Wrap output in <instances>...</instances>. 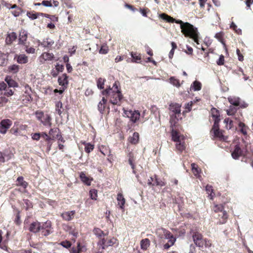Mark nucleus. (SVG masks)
<instances>
[{
	"mask_svg": "<svg viewBox=\"0 0 253 253\" xmlns=\"http://www.w3.org/2000/svg\"><path fill=\"white\" fill-rule=\"evenodd\" d=\"M181 105L177 103H171L169 105V123L172 126L178 124V118L181 116Z\"/></svg>",
	"mask_w": 253,
	"mask_h": 253,
	"instance_id": "3",
	"label": "nucleus"
},
{
	"mask_svg": "<svg viewBox=\"0 0 253 253\" xmlns=\"http://www.w3.org/2000/svg\"><path fill=\"white\" fill-rule=\"evenodd\" d=\"M5 82L8 85V87H16L18 86V83L13 80L11 77L6 76L4 79Z\"/></svg>",
	"mask_w": 253,
	"mask_h": 253,
	"instance_id": "30",
	"label": "nucleus"
},
{
	"mask_svg": "<svg viewBox=\"0 0 253 253\" xmlns=\"http://www.w3.org/2000/svg\"><path fill=\"white\" fill-rule=\"evenodd\" d=\"M127 157H128V161L129 164L130 165L131 169L133 170V172L134 173H135V158L134 157V154L132 151H130L127 148Z\"/></svg>",
	"mask_w": 253,
	"mask_h": 253,
	"instance_id": "14",
	"label": "nucleus"
},
{
	"mask_svg": "<svg viewBox=\"0 0 253 253\" xmlns=\"http://www.w3.org/2000/svg\"><path fill=\"white\" fill-rule=\"evenodd\" d=\"M160 17L167 22L180 24L181 33L185 37L192 39L197 44H199V33L197 28L194 27L193 25L188 22H183L179 19L176 20L164 13L161 14Z\"/></svg>",
	"mask_w": 253,
	"mask_h": 253,
	"instance_id": "1",
	"label": "nucleus"
},
{
	"mask_svg": "<svg viewBox=\"0 0 253 253\" xmlns=\"http://www.w3.org/2000/svg\"><path fill=\"white\" fill-rule=\"evenodd\" d=\"M22 45L23 49L27 54H35L36 53V49L33 46H30V42L25 43Z\"/></svg>",
	"mask_w": 253,
	"mask_h": 253,
	"instance_id": "27",
	"label": "nucleus"
},
{
	"mask_svg": "<svg viewBox=\"0 0 253 253\" xmlns=\"http://www.w3.org/2000/svg\"><path fill=\"white\" fill-rule=\"evenodd\" d=\"M94 148V145L91 143H88V144L84 147V151L87 153H90Z\"/></svg>",
	"mask_w": 253,
	"mask_h": 253,
	"instance_id": "54",
	"label": "nucleus"
},
{
	"mask_svg": "<svg viewBox=\"0 0 253 253\" xmlns=\"http://www.w3.org/2000/svg\"><path fill=\"white\" fill-rule=\"evenodd\" d=\"M43 13L35 12V11H28L27 12V16L32 20L37 19L39 15H43Z\"/></svg>",
	"mask_w": 253,
	"mask_h": 253,
	"instance_id": "38",
	"label": "nucleus"
},
{
	"mask_svg": "<svg viewBox=\"0 0 253 253\" xmlns=\"http://www.w3.org/2000/svg\"><path fill=\"white\" fill-rule=\"evenodd\" d=\"M75 213V211H65L61 214V216L64 220L69 221L74 218Z\"/></svg>",
	"mask_w": 253,
	"mask_h": 253,
	"instance_id": "16",
	"label": "nucleus"
},
{
	"mask_svg": "<svg viewBox=\"0 0 253 253\" xmlns=\"http://www.w3.org/2000/svg\"><path fill=\"white\" fill-rule=\"evenodd\" d=\"M231 154L234 159H238L240 156L243 155V151L241 150L239 145H235L234 149Z\"/></svg>",
	"mask_w": 253,
	"mask_h": 253,
	"instance_id": "20",
	"label": "nucleus"
},
{
	"mask_svg": "<svg viewBox=\"0 0 253 253\" xmlns=\"http://www.w3.org/2000/svg\"><path fill=\"white\" fill-rule=\"evenodd\" d=\"M25 93L26 94V97L27 98H28V100H29V98L31 99L32 97H31V92H32V90H31V88L30 86H29V85H28V84H26L25 86Z\"/></svg>",
	"mask_w": 253,
	"mask_h": 253,
	"instance_id": "58",
	"label": "nucleus"
},
{
	"mask_svg": "<svg viewBox=\"0 0 253 253\" xmlns=\"http://www.w3.org/2000/svg\"><path fill=\"white\" fill-rule=\"evenodd\" d=\"M224 123L226 124V127L227 129H231L234 127L233 121L230 118H225Z\"/></svg>",
	"mask_w": 253,
	"mask_h": 253,
	"instance_id": "43",
	"label": "nucleus"
},
{
	"mask_svg": "<svg viewBox=\"0 0 253 253\" xmlns=\"http://www.w3.org/2000/svg\"><path fill=\"white\" fill-rule=\"evenodd\" d=\"M16 182H17V186H22L24 188H26L28 185V182L24 180L23 176H19L17 179Z\"/></svg>",
	"mask_w": 253,
	"mask_h": 253,
	"instance_id": "36",
	"label": "nucleus"
},
{
	"mask_svg": "<svg viewBox=\"0 0 253 253\" xmlns=\"http://www.w3.org/2000/svg\"><path fill=\"white\" fill-rule=\"evenodd\" d=\"M117 200L118 202V205L120 206V208L122 210H124L126 200L122 193H119L118 194Z\"/></svg>",
	"mask_w": 253,
	"mask_h": 253,
	"instance_id": "31",
	"label": "nucleus"
},
{
	"mask_svg": "<svg viewBox=\"0 0 253 253\" xmlns=\"http://www.w3.org/2000/svg\"><path fill=\"white\" fill-rule=\"evenodd\" d=\"M107 100L104 97H103L102 100L99 102L98 104V110L101 114H104L106 112L108 114L110 112V108L109 106H106Z\"/></svg>",
	"mask_w": 253,
	"mask_h": 253,
	"instance_id": "11",
	"label": "nucleus"
},
{
	"mask_svg": "<svg viewBox=\"0 0 253 253\" xmlns=\"http://www.w3.org/2000/svg\"><path fill=\"white\" fill-rule=\"evenodd\" d=\"M105 80L99 78L97 81V87L100 89L104 88Z\"/></svg>",
	"mask_w": 253,
	"mask_h": 253,
	"instance_id": "63",
	"label": "nucleus"
},
{
	"mask_svg": "<svg viewBox=\"0 0 253 253\" xmlns=\"http://www.w3.org/2000/svg\"><path fill=\"white\" fill-rule=\"evenodd\" d=\"M139 134L137 132H134L132 136L128 138V141L132 144H136L138 143Z\"/></svg>",
	"mask_w": 253,
	"mask_h": 253,
	"instance_id": "32",
	"label": "nucleus"
},
{
	"mask_svg": "<svg viewBox=\"0 0 253 253\" xmlns=\"http://www.w3.org/2000/svg\"><path fill=\"white\" fill-rule=\"evenodd\" d=\"M102 94L108 97L110 103L113 105H120L123 95L121 92L120 84L119 81H116L113 86L103 90Z\"/></svg>",
	"mask_w": 253,
	"mask_h": 253,
	"instance_id": "2",
	"label": "nucleus"
},
{
	"mask_svg": "<svg viewBox=\"0 0 253 253\" xmlns=\"http://www.w3.org/2000/svg\"><path fill=\"white\" fill-rule=\"evenodd\" d=\"M167 239L169 240L168 242L164 245V249L166 250L169 249L171 246H173L176 240V237L174 235L171 238L170 237Z\"/></svg>",
	"mask_w": 253,
	"mask_h": 253,
	"instance_id": "35",
	"label": "nucleus"
},
{
	"mask_svg": "<svg viewBox=\"0 0 253 253\" xmlns=\"http://www.w3.org/2000/svg\"><path fill=\"white\" fill-rule=\"evenodd\" d=\"M228 215L227 212L224 211L218 214L219 223L220 224H225L228 219Z\"/></svg>",
	"mask_w": 253,
	"mask_h": 253,
	"instance_id": "26",
	"label": "nucleus"
},
{
	"mask_svg": "<svg viewBox=\"0 0 253 253\" xmlns=\"http://www.w3.org/2000/svg\"><path fill=\"white\" fill-rule=\"evenodd\" d=\"M206 190L208 194L209 195L210 197V199L212 200L213 197H214V194L212 195L213 193V189L211 185H207L206 187Z\"/></svg>",
	"mask_w": 253,
	"mask_h": 253,
	"instance_id": "56",
	"label": "nucleus"
},
{
	"mask_svg": "<svg viewBox=\"0 0 253 253\" xmlns=\"http://www.w3.org/2000/svg\"><path fill=\"white\" fill-rule=\"evenodd\" d=\"M131 56L132 58L133 61L135 62H139L141 59L140 54L137 52H131Z\"/></svg>",
	"mask_w": 253,
	"mask_h": 253,
	"instance_id": "47",
	"label": "nucleus"
},
{
	"mask_svg": "<svg viewBox=\"0 0 253 253\" xmlns=\"http://www.w3.org/2000/svg\"><path fill=\"white\" fill-rule=\"evenodd\" d=\"M237 111V108L235 106L230 105L226 110V113L228 116H233L235 114Z\"/></svg>",
	"mask_w": 253,
	"mask_h": 253,
	"instance_id": "46",
	"label": "nucleus"
},
{
	"mask_svg": "<svg viewBox=\"0 0 253 253\" xmlns=\"http://www.w3.org/2000/svg\"><path fill=\"white\" fill-rule=\"evenodd\" d=\"M27 33L24 30H21L19 33V43L23 45L25 43H27L29 42L27 41Z\"/></svg>",
	"mask_w": 253,
	"mask_h": 253,
	"instance_id": "22",
	"label": "nucleus"
},
{
	"mask_svg": "<svg viewBox=\"0 0 253 253\" xmlns=\"http://www.w3.org/2000/svg\"><path fill=\"white\" fill-rule=\"evenodd\" d=\"M9 87H6V89H5L4 92H2V96H6L7 97L10 96L14 94V92L15 91V89H11Z\"/></svg>",
	"mask_w": 253,
	"mask_h": 253,
	"instance_id": "49",
	"label": "nucleus"
},
{
	"mask_svg": "<svg viewBox=\"0 0 253 253\" xmlns=\"http://www.w3.org/2000/svg\"><path fill=\"white\" fill-rule=\"evenodd\" d=\"M185 143L184 141V140H180V141H178V142H176V148L177 150H178L180 152H182L183 150L185 149Z\"/></svg>",
	"mask_w": 253,
	"mask_h": 253,
	"instance_id": "42",
	"label": "nucleus"
},
{
	"mask_svg": "<svg viewBox=\"0 0 253 253\" xmlns=\"http://www.w3.org/2000/svg\"><path fill=\"white\" fill-rule=\"evenodd\" d=\"M109 51L108 46L106 44H103L101 45L99 50V53L101 54H106Z\"/></svg>",
	"mask_w": 253,
	"mask_h": 253,
	"instance_id": "52",
	"label": "nucleus"
},
{
	"mask_svg": "<svg viewBox=\"0 0 253 253\" xmlns=\"http://www.w3.org/2000/svg\"><path fill=\"white\" fill-rule=\"evenodd\" d=\"M52 223L50 220H47L46 221L41 224V234L44 236H47L53 232L52 228Z\"/></svg>",
	"mask_w": 253,
	"mask_h": 253,
	"instance_id": "7",
	"label": "nucleus"
},
{
	"mask_svg": "<svg viewBox=\"0 0 253 253\" xmlns=\"http://www.w3.org/2000/svg\"><path fill=\"white\" fill-rule=\"evenodd\" d=\"M99 150L100 152L104 156L110 155L111 151L108 146L106 145H100L99 146Z\"/></svg>",
	"mask_w": 253,
	"mask_h": 253,
	"instance_id": "33",
	"label": "nucleus"
},
{
	"mask_svg": "<svg viewBox=\"0 0 253 253\" xmlns=\"http://www.w3.org/2000/svg\"><path fill=\"white\" fill-rule=\"evenodd\" d=\"M15 58L16 59L17 62L21 64H26L29 61L28 57L25 54L16 55Z\"/></svg>",
	"mask_w": 253,
	"mask_h": 253,
	"instance_id": "23",
	"label": "nucleus"
},
{
	"mask_svg": "<svg viewBox=\"0 0 253 253\" xmlns=\"http://www.w3.org/2000/svg\"><path fill=\"white\" fill-rule=\"evenodd\" d=\"M191 87L194 91H199L201 89L202 84L197 81H195L193 83Z\"/></svg>",
	"mask_w": 253,
	"mask_h": 253,
	"instance_id": "48",
	"label": "nucleus"
},
{
	"mask_svg": "<svg viewBox=\"0 0 253 253\" xmlns=\"http://www.w3.org/2000/svg\"><path fill=\"white\" fill-rule=\"evenodd\" d=\"M68 77L66 74H63L61 76H59L58 79L59 84L61 85L62 87L66 88L68 84Z\"/></svg>",
	"mask_w": 253,
	"mask_h": 253,
	"instance_id": "17",
	"label": "nucleus"
},
{
	"mask_svg": "<svg viewBox=\"0 0 253 253\" xmlns=\"http://www.w3.org/2000/svg\"><path fill=\"white\" fill-rule=\"evenodd\" d=\"M16 39V34L15 32H11L7 34L5 39V42L7 44H10Z\"/></svg>",
	"mask_w": 253,
	"mask_h": 253,
	"instance_id": "28",
	"label": "nucleus"
},
{
	"mask_svg": "<svg viewBox=\"0 0 253 253\" xmlns=\"http://www.w3.org/2000/svg\"><path fill=\"white\" fill-rule=\"evenodd\" d=\"M224 132V130L219 129V124H213L211 130V134L214 138L222 141H227L228 137L223 134Z\"/></svg>",
	"mask_w": 253,
	"mask_h": 253,
	"instance_id": "6",
	"label": "nucleus"
},
{
	"mask_svg": "<svg viewBox=\"0 0 253 253\" xmlns=\"http://www.w3.org/2000/svg\"><path fill=\"white\" fill-rule=\"evenodd\" d=\"M36 119L45 127H50L52 125V117L48 114H45L43 111L38 110L35 113Z\"/></svg>",
	"mask_w": 253,
	"mask_h": 253,
	"instance_id": "5",
	"label": "nucleus"
},
{
	"mask_svg": "<svg viewBox=\"0 0 253 253\" xmlns=\"http://www.w3.org/2000/svg\"><path fill=\"white\" fill-rule=\"evenodd\" d=\"M93 232L99 239L107 236V234L105 233L103 231L99 228H94Z\"/></svg>",
	"mask_w": 253,
	"mask_h": 253,
	"instance_id": "37",
	"label": "nucleus"
},
{
	"mask_svg": "<svg viewBox=\"0 0 253 253\" xmlns=\"http://www.w3.org/2000/svg\"><path fill=\"white\" fill-rule=\"evenodd\" d=\"M54 42L53 40H50L48 38L44 39L41 43V45L45 47H50L53 44Z\"/></svg>",
	"mask_w": 253,
	"mask_h": 253,
	"instance_id": "40",
	"label": "nucleus"
},
{
	"mask_svg": "<svg viewBox=\"0 0 253 253\" xmlns=\"http://www.w3.org/2000/svg\"><path fill=\"white\" fill-rule=\"evenodd\" d=\"M155 233L157 237L161 239H168L173 236L169 231L162 227L157 228L156 229Z\"/></svg>",
	"mask_w": 253,
	"mask_h": 253,
	"instance_id": "8",
	"label": "nucleus"
},
{
	"mask_svg": "<svg viewBox=\"0 0 253 253\" xmlns=\"http://www.w3.org/2000/svg\"><path fill=\"white\" fill-rule=\"evenodd\" d=\"M224 204H214V205L212 208V210L214 212H221L224 211Z\"/></svg>",
	"mask_w": 253,
	"mask_h": 253,
	"instance_id": "34",
	"label": "nucleus"
},
{
	"mask_svg": "<svg viewBox=\"0 0 253 253\" xmlns=\"http://www.w3.org/2000/svg\"><path fill=\"white\" fill-rule=\"evenodd\" d=\"M13 155L12 153H8L7 151L1 152L0 151V163H4L5 159L8 161L11 159Z\"/></svg>",
	"mask_w": 253,
	"mask_h": 253,
	"instance_id": "21",
	"label": "nucleus"
},
{
	"mask_svg": "<svg viewBox=\"0 0 253 253\" xmlns=\"http://www.w3.org/2000/svg\"><path fill=\"white\" fill-rule=\"evenodd\" d=\"M150 245V241L149 239H142L140 242L141 248L143 250H146Z\"/></svg>",
	"mask_w": 253,
	"mask_h": 253,
	"instance_id": "39",
	"label": "nucleus"
},
{
	"mask_svg": "<svg viewBox=\"0 0 253 253\" xmlns=\"http://www.w3.org/2000/svg\"><path fill=\"white\" fill-rule=\"evenodd\" d=\"M12 125V122L9 119L3 120L0 123V132L3 134L6 132Z\"/></svg>",
	"mask_w": 253,
	"mask_h": 253,
	"instance_id": "13",
	"label": "nucleus"
},
{
	"mask_svg": "<svg viewBox=\"0 0 253 253\" xmlns=\"http://www.w3.org/2000/svg\"><path fill=\"white\" fill-rule=\"evenodd\" d=\"M54 58V55L52 53L43 52L39 57L41 64H44L46 61H51Z\"/></svg>",
	"mask_w": 253,
	"mask_h": 253,
	"instance_id": "12",
	"label": "nucleus"
},
{
	"mask_svg": "<svg viewBox=\"0 0 253 253\" xmlns=\"http://www.w3.org/2000/svg\"><path fill=\"white\" fill-rule=\"evenodd\" d=\"M211 113L214 121V124H219L220 121L219 111L215 108L212 107L211 109Z\"/></svg>",
	"mask_w": 253,
	"mask_h": 253,
	"instance_id": "15",
	"label": "nucleus"
},
{
	"mask_svg": "<svg viewBox=\"0 0 253 253\" xmlns=\"http://www.w3.org/2000/svg\"><path fill=\"white\" fill-rule=\"evenodd\" d=\"M6 55L0 52V66L4 65L6 62Z\"/></svg>",
	"mask_w": 253,
	"mask_h": 253,
	"instance_id": "62",
	"label": "nucleus"
},
{
	"mask_svg": "<svg viewBox=\"0 0 253 253\" xmlns=\"http://www.w3.org/2000/svg\"><path fill=\"white\" fill-rule=\"evenodd\" d=\"M24 204L25 205V209L26 211L28 210L29 209H31L33 208V204L28 199H24L23 200Z\"/></svg>",
	"mask_w": 253,
	"mask_h": 253,
	"instance_id": "61",
	"label": "nucleus"
},
{
	"mask_svg": "<svg viewBox=\"0 0 253 253\" xmlns=\"http://www.w3.org/2000/svg\"><path fill=\"white\" fill-rule=\"evenodd\" d=\"M230 28L234 30L235 33H236L238 35H241L242 34V30L240 29H238L237 26L234 23V22H232L231 24Z\"/></svg>",
	"mask_w": 253,
	"mask_h": 253,
	"instance_id": "59",
	"label": "nucleus"
},
{
	"mask_svg": "<svg viewBox=\"0 0 253 253\" xmlns=\"http://www.w3.org/2000/svg\"><path fill=\"white\" fill-rule=\"evenodd\" d=\"M8 101V99L2 96V92H0V107L4 106Z\"/></svg>",
	"mask_w": 253,
	"mask_h": 253,
	"instance_id": "53",
	"label": "nucleus"
},
{
	"mask_svg": "<svg viewBox=\"0 0 253 253\" xmlns=\"http://www.w3.org/2000/svg\"><path fill=\"white\" fill-rule=\"evenodd\" d=\"M104 237L99 238L98 242V245L101 246L102 249H105L106 248V245L107 242V239H106Z\"/></svg>",
	"mask_w": 253,
	"mask_h": 253,
	"instance_id": "51",
	"label": "nucleus"
},
{
	"mask_svg": "<svg viewBox=\"0 0 253 253\" xmlns=\"http://www.w3.org/2000/svg\"><path fill=\"white\" fill-rule=\"evenodd\" d=\"M192 171L194 175L197 176L199 175L201 170L199 169L198 166L195 163L191 164Z\"/></svg>",
	"mask_w": 253,
	"mask_h": 253,
	"instance_id": "45",
	"label": "nucleus"
},
{
	"mask_svg": "<svg viewBox=\"0 0 253 253\" xmlns=\"http://www.w3.org/2000/svg\"><path fill=\"white\" fill-rule=\"evenodd\" d=\"M60 134V130L57 127L51 128L49 131V134L53 140L56 138H58Z\"/></svg>",
	"mask_w": 253,
	"mask_h": 253,
	"instance_id": "25",
	"label": "nucleus"
},
{
	"mask_svg": "<svg viewBox=\"0 0 253 253\" xmlns=\"http://www.w3.org/2000/svg\"><path fill=\"white\" fill-rule=\"evenodd\" d=\"M63 108L62 103L61 101H58L56 103L55 105V110L57 112L58 115H60L62 113V111L61 110V109Z\"/></svg>",
	"mask_w": 253,
	"mask_h": 253,
	"instance_id": "55",
	"label": "nucleus"
},
{
	"mask_svg": "<svg viewBox=\"0 0 253 253\" xmlns=\"http://www.w3.org/2000/svg\"><path fill=\"white\" fill-rule=\"evenodd\" d=\"M89 195L91 199L96 200L97 198V191L93 189L89 191Z\"/></svg>",
	"mask_w": 253,
	"mask_h": 253,
	"instance_id": "60",
	"label": "nucleus"
},
{
	"mask_svg": "<svg viewBox=\"0 0 253 253\" xmlns=\"http://www.w3.org/2000/svg\"><path fill=\"white\" fill-rule=\"evenodd\" d=\"M117 241V240L115 238H112L111 239H107V242L106 245V248L115 245Z\"/></svg>",
	"mask_w": 253,
	"mask_h": 253,
	"instance_id": "64",
	"label": "nucleus"
},
{
	"mask_svg": "<svg viewBox=\"0 0 253 253\" xmlns=\"http://www.w3.org/2000/svg\"><path fill=\"white\" fill-rule=\"evenodd\" d=\"M169 82L173 85L176 87H179L180 85L179 80L176 79L174 77H171L169 78Z\"/></svg>",
	"mask_w": 253,
	"mask_h": 253,
	"instance_id": "57",
	"label": "nucleus"
},
{
	"mask_svg": "<svg viewBox=\"0 0 253 253\" xmlns=\"http://www.w3.org/2000/svg\"><path fill=\"white\" fill-rule=\"evenodd\" d=\"M80 178L82 181L87 185H90L92 179H90L87 176L84 172L82 171L80 174Z\"/></svg>",
	"mask_w": 253,
	"mask_h": 253,
	"instance_id": "29",
	"label": "nucleus"
},
{
	"mask_svg": "<svg viewBox=\"0 0 253 253\" xmlns=\"http://www.w3.org/2000/svg\"><path fill=\"white\" fill-rule=\"evenodd\" d=\"M125 114L129 118L133 123H136L140 118V114L138 111L124 110Z\"/></svg>",
	"mask_w": 253,
	"mask_h": 253,
	"instance_id": "10",
	"label": "nucleus"
},
{
	"mask_svg": "<svg viewBox=\"0 0 253 253\" xmlns=\"http://www.w3.org/2000/svg\"><path fill=\"white\" fill-rule=\"evenodd\" d=\"M238 126L240 128V132L244 136L247 135L250 128L245 123L240 122L238 124Z\"/></svg>",
	"mask_w": 253,
	"mask_h": 253,
	"instance_id": "24",
	"label": "nucleus"
},
{
	"mask_svg": "<svg viewBox=\"0 0 253 253\" xmlns=\"http://www.w3.org/2000/svg\"><path fill=\"white\" fill-rule=\"evenodd\" d=\"M177 126L178 124H175L173 126H172L171 124H170V128L171 130L172 140L175 142L180 141V140H184L183 136L180 135L179 132L176 130Z\"/></svg>",
	"mask_w": 253,
	"mask_h": 253,
	"instance_id": "9",
	"label": "nucleus"
},
{
	"mask_svg": "<svg viewBox=\"0 0 253 253\" xmlns=\"http://www.w3.org/2000/svg\"><path fill=\"white\" fill-rule=\"evenodd\" d=\"M29 230L30 232L34 233L39 232L41 230V222L38 221L32 222L30 225Z\"/></svg>",
	"mask_w": 253,
	"mask_h": 253,
	"instance_id": "19",
	"label": "nucleus"
},
{
	"mask_svg": "<svg viewBox=\"0 0 253 253\" xmlns=\"http://www.w3.org/2000/svg\"><path fill=\"white\" fill-rule=\"evenodd\" d=\"M148 184L149 186H159L162 187L166 185V182L164 181V179L159 178L155 175V182L152 183V182L149 180Z\"/></svg>",
	"mask_w": 253,
	"mask_h": 253,
	"instance_id": "18",
	"label": "nucleus"
},
{
	"mask_svg": "<svg viewBox=\"0 0 253 253\" xmlns=\"http://www.w3.org/2000/svg\"><path fill=\"white\" fill-rule=\"evenodd\" d=\"M224 33L223 32H220L216 33L214 37L217 39L224 46H225V42L224 39Z\"/></svg>",
	"mask_w": 253,
	"mask_h": 253,
	"instance_id": "41",
	"label": "nucleus"
},
{
	"mask_svg": "<svg viewBox=\"0 0 253 253\" xmlns=\"http://www.w3.org/2000/svg\"><path fill=\"white\" fill-rule=\"evenodd\" d=\"M193 239L196 245L200 248H210L211 246V241L208 239H204L203 235L199 233L195 232L193 235Z\"/></svg>",
	"mask_w": 253,
	"mask_h": 253,
	"instance_id": "4",
	"label": "nucleus"
},
{
	"mask_svg": "<svg viewBox=\"0 0 253 253\" xmlns=\"http://www.w3.org/2000/svg\"><path fill=\"white\" fill-rule=\"evenodd\" d=\"M8 70L10 72L12 73H16L19 71V66L16 64L12 65L8 67Z\"/></svg>",
	"mask_w": 253,
	"mask_h": 253,
	"instance_id": "50",
	"label": "nucleus"
},
{
	"mask_svg": "<svg viewBox=\"0 0 253 253\" xmlns=\"http://www.w3.org/2000/svg\"><path fill=\"white\" fill-rule=\"evenodd\" d=\"M229 102L232 105L235 107L239 106L240 104V99L239 98H228Z\"/></svg>",
	"mask_w": 253,
	"mask_h": 253,
	"instance_id": "44",
	"label": "nucleus"
}]
</instances>
